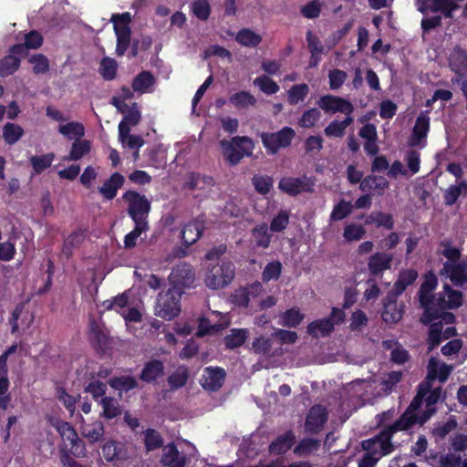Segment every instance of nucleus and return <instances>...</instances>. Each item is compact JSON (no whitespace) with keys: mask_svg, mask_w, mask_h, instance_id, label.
Instances as JSON below:
<instances>
[{"mask_svg":"<svg viewBox=\"0 0 467 467\" xmlns=\"http://www.w3.org/2000/svg\"><path fill=\"white\" fill-rule=\"evenodd\" d=\"M430 384L420 385L417 396L411 401L400 420L392 425V429L403 431L414 423H424L435 412L434 405L441 397V389L429 391Z\"/></svg>","mask_w":467,"mask_h":467,"instance_id":"obj_1","label":"nucleus"},{"mask_svg":"<svg viewBox=\"0 0 467 467\" xmlns=\"http://www.w3.org/2000/svg\"><path fill=\"white\" fill-rule=\"evenodd\" d=\"M398 430L392 429V426L386 431H383L372 440H367L362 442V447L368 452L359 461L358 467H374L382 455L391 452L392 444L390 442L391 433Z\"/></svg>","mask_w":467,"mask_h":467,"instance_id":"obj_2","label":"nucleus"},{"mask_svg":"<svg viewBox=\"0 0 467 467\" xmlns=\"http://www.w3.org/2000/svg\"><path fill=\"white\" fill-rule=\"evenodd\" d=\"M235 275V267L232 262L221 261L216 265L209 264L205 267L203 282L213 290L222 289L230 285Z\"/></svg>","mask_w":467,"mask_h":467,"instance_id":"obj_3","label":"nucleus"},{"mask_svg":"<svg viewBox=\"0 0 467 467\" xmlns=\"http://www.w3.org/2000/svg\"><path fill=\"white\" fill-rule=\"evenodd\" d=\"M221 147L223 157L232 165L237 164L244 156L251 155L254 149L253 140L248 137L222 140Z\"/></svg>","mask_w":467,"mask_h":467,"instance_id":"obj_4","label":"nucleus"},{"mask_svg":"<svg viewBox=\"0 0 467 467\" xmlns=\"http://www.w3.org/2000/svg\"><path fill=\"white\" fill-rule=\"evenodd\" d=\"M52 424L61 436L64 449L67 450L75 457H86L87 450L85 443L78 438V433L68 422L56 420Z\"/></svg>","mask_w":467,"mask_h":467,"instance_id":"obj_5","label":"nucleus"},{"mask_svg":"<svg viewBox=\"0 0 467 467\" xmlns=\"http://www.w3.org/2000/svg\"><path fill=\"white\" fill-rule=\"evenodd\" d=\"M181 295L180 290L173 288H170L165 293H161L154 308L155 315L167 320L177 317L181 312Z\"/></svg>","mask_w":467,"mask_h":467,"instance_id":"obj_6","label":"nucleus"},{"mask_svg":"<svg viewBox=\"0 0 467 467\" xmlns=\"http://www.w3.org/2000/svg\"><path fill=\"white\" fill-rule=\"evenodd\" d=\"M130 15L123 13L121 15H113L111 22L114 25V31L117 37L116 52L119 56H122L130 46Z\"/></svg>","mask_w":467,"mask_h":467,"instance_id":"obj_7","label":"nucleus"},{"mask_svg":"<svg viewBox=\"0 0 467 467\" xmlns=\"http://www.w3.org/2000/svg\"><path fill=\"white\" fill-rule=\"evenodd\" d=\"M438 285V279L433 272H429L424 275V281L422 282L420 289V302L422 307L425 309V313L421 317V321L428 323L431 321V311L434 306V300L432 298V292Z\"/></svg>","mask_w":467,"mask_h":467,"instance_id":"obj_8","label":"nucleus"},{"mask_svg":"<svg viewBox=\"0 0 467 467\" xmlns=\"http://www.w3.org/2000/svg\"><path fill=\"white\" fill-rule=\"evenodd\" d=\"M296 133L292 128L285 127L277 132L263 133L262 142L269 154H275L280 149L290 145Z\"/></svg>","mask_w":467,"mask_h":467,"instance_id":"obj_9","label":"nucleus"},{"mask_svg":"<svg viewBox=\"0 0 467 467\" xmlns=\"http://www.w3.org/2000/svg\"><path fill=\"white\" fill-rule=\"evenodd\" d=\"M124 199L129 203V213L133 221L147 222L146 217L150 208L149 201L135 192H126Z\"/></svg>","mask_w":467,"mask_h":467,"instance_id":"obj_10","label":"nucleus"},{"mask_svg":"<svg viewBox=\"0 0 467 467\" xmlns=\"http://www.w3.org/2000/svg\"><path fill=\"white\" fill-rule=\"evenodd\" d=\"M230 323L229 317L222 313L213 312L208 317L201 318L197 336L213 335L226 327Z\"/></svg>","mask_w":467,"mask_h":467,"instance_id":"obj_11","label":"nucleus"},{"mask_svg":"<svg viewBox=\"0 0 467 467\" xmlns=\"http://www.w3.org/2000/svg\"><path fill=\"white\" fill-rule=\"evenodd\" d=\"M263 292V286L260 283H254L248 287L240 288L234 292L232 300L233 303L239 306L254 307L258 296Z\"/></svg>","mask_w":467,"mask_h":467,"instance_id":"obj_12","label":"nucleus"},{"mask_svg":"<svg viewBox=\"0 0 467 467\" xmlns=\"http://www.w3.org/2000/svg\"><path fill=\"white\" fill-rule=\"evenodd\" d=\"M169 278L172 285L171 288L182 292V287L188 286L193 282L194 273L191 265L183 263L172 270Z\"/></svg>","mask_w":467,"mask_h":467,"instance_id":"obj_13","label":"nucleus"},{"mask_svg":"<svg viewBox=\"0 0 467 467\" xmlns=\"http://www.w3.org/2000/svg\"><path fill=\"white\" fill-rule=\"evenodd\" d=\"M317 104L326 112H341L349 116L353 111V107L349 101L332 95L323 96Z\"/></svg>","mask_w":467,"mask_h":467,"instance_id":"obj_14","label":"nucleus"},{"mask_svg":"<svg viewBox=\"0 0 467 467\" xmlns=\"http://www.w3.org/2000/svg\"><path fill=\"white\" fill-rule=\"evenodd\" d=\"M430 130V117L429 112H420L417 118L416 123L413 127L412 135L410 140L411 146L425 145V139Z\"/></svg>","mask_w":467,"mask_h":467,"instance_id":"obj_15","label":"nucleus"},{"mask_svg":"<svg viewBox=\"0 0 467 467\" xmlns=\"http://www.w3.org/2000/svg\"><path fill=\"white\" fill-rule=\"evenodd\" d=\"M112 104L123 114L124 118L119 123H125L126 127L137 125L140 120V113L136 103L130 105L122 101L119 98H113Z\"/></svg>","mask_w":467,"mask_h":467,"instance_id":"obj_16","label":"nucleus"},{"mask_svg":"<svg viewBox=\"0 0 467 467\" xmlns=\"http://www.w3.org/2000/svg\"><path fill=\"white\" fill-rule=\"evenodd\" d=\"M327 420V412L320 405L313 406L306 414L305 429L308 432H317L321 431Z\"/></svg>","mask_w":467,"mask_h":467,"instance_id":"obj_17","label":"nucleus"},{"mask_svg":"<svg viewBox=\"0 0 467 467\" xmlns=\"http://www.w3.org/2000/svg\"><path fill=\"white\" fill-rule=\"evenodd\" d=\"M313 187V182L308 178H283L279 182V188L283 192L296 195L302 192H310Z\"/></svg>","mask_w":467,"mask_h":467,"instance_id":"obj_18","label":"nucleus"},{"mask_svg":"<svg viewBox=\"0 0 467 467\" xmlns=\"http://www.w3.org/2000/svg\"><path fill=\"white\" fill-rule=\"evenodd\" d=\"M462 293L452 289L450 285H444L442 291L439 294L437 306L442 309L458 308L462 305Z\"/></svg>","mask_w":467,"mask_h":467,"instance_id":"obj_19","label":"nucleus"},{"mask_svg":"<svg viewBox=\"0 0 467 467\" xmlns=\"http://www.w3.org/2000/svg\"><path fill=\"white\" fill-rule=\"evenodd\" d=\"M17 56L25 57V48L22 45H16L11 48V54L0 60V75L9 76L17 70L20 59Z\"/></svg>","mask_w":467,"mask_h":467,"instance_id":"obj_20","label":"nucleus"},{"mask_svg":"<svg viewBox=\"0 0 467 467\" xmlns=\"http://www.w3.org/2000/svg\"><path fill=\"white\" fill-rule=\"evenodd\" d=\"M101 450L107 462H123L129 459L126 445L116 441H108L102 445Z\"/></svg>","mask_w":467,"mask_h":467,"instance_id":"obj_21","label":"nucleus"},{"mask_svg":"<svg viewBox=\"0 0 467 467\" xmlns=\"http://www.w3.org/2000/svg\"><path fill=\"white\" fill-rule=\"evenodd\" d=\"M456 334V329L453 327H443L441 322L433 323L431 326L429 334V349L431 350L437 347L442 340L447 339Z\"/></svg>","mask_w":467,"mask_h":467,"instance_id":"obj_22","label":"nucleus"},{"mask_svg":"<svg viewBox=\"0 0 467 467\" xmlns=\"http://www.w3.org/2000/svg\"><path fill=\"white\" fill-rule=\"evenodd\" d=\"M441 275L449 278L455 285L463 286L467 283L465 268L459 263L446 262Z\"/></svg>","mask_w":467,"mask_h":467,"instance_id":"obj_23","label":"nucleus"},{"mask_svg":"<svg viewBox=\"0 0 467 467\" xmlns=\"http://www.w3.org/2000/svg\"><path fill=\"white\" fill-rule=\"evenodd\" d=\"M224 371L219 368H206L202 379V385L209 390H217L220 389L224 380Z\"/></svg>","mask_w":467,"mask_h":467,"instance_id":"obj_24","label":"nucleus"},{"mask_svg":"<svg viewBox=\"0 0 467 467\" xmlns=\"http://www.w3.org/2000/svg\"><path fill=\"white\" fill-rule=\"evenodd\" d=\"M275 340L266 338L265 337H256L252 343V349L257 354H262L268 357L281 356L284 353V349L281 347L273 348V343Z\"/></svg>","mask_w":467,"mask_h":467,"instance_id":"obj_25","label":"nucleus"},{"mask_svg":"<svg viewBox=\"0 0 467 467\" xmlns=\"http://www.w3.org/2000/svg\"><path fill=\"white\" fill-rule=\"evenodd\" d=\"M392 259L393 257L389 254L376 253L368 259V267L369 272L374 275L382 274L390 268Z\"/></svg>","mask_w":467,"mask_h":467,"instance_id":"obj_26","label":"nucleus"},{"mask_svg":"<svg viewBox=\"0 0 467 467\" xmlns=\"http://www.w3.org/2000/svg\"><path fill=\"white\" fill-rule=\"evenodd\" d=\"M130 127H126L125 123L119 124V140L124 148L130 150H140L144 144V140L140 136L130 133Z\"/></svg>","mask_w":467,"mask_h":467,"instance_id":"obj_27","label":"nucleus"},{"mask_svg":"<svg viewBox=\"0 0 467 467\" xmlns=\"http://www.w3.org/2000/svg\"><path fill=\"white\" fill-rule=\"evenodd\" d=\"M161 463L164 467H184L185 458L173 444H168L162 450Z\"/></svg>","mask_w":467,"mask_h":467,"instance_id":"obj_28","label":"nucleus"},{"mask_svg":"<svg viewBox=\"0 0 467 467\" xmlns=\"http://www.w3.org/2000/svg\"><path fill=\"white\" fill-rule=\"evenodd\" d=\"M58 132L70 140H79L84 136V126L77 121H62L58 124Z\"/></svg>","mask_w":467,"mask_h":467,"instance_id":"obj_29","label":"nucleus"},{"mask_svg":"<svg viewBox=\"0 0 467 467\" xmlns=\"http://www.w3.org/2000/svg\"><path fill=\"white\" fill-rule=\"evenodd\" d=\"M451 372V366H448L444 363H440L435 358H431L428 364L427 380L429 381L434 379H438L440 381L444 382Z\"/></svg>","mask_w":467,"mask_h":467,"instance_id":"obj_30","label":"nucleus"},{"mask_svg":"<svg viewBox=\"0 0 467 467\" xmlns=\"http://www.w3.org/2000/svg\"><path fill=\"white\" fill-rule=\"evenodd\" d=\"M203 231V223L201 221H193L186 225L182 230V238L186 245H191L197 242L201 237Z\"/></svg>","mask_w":467,"mask_h":467,"instance_id":"obj_31","label":"nucleus"},{"mask_svg":"<svg viewBox=\"0 0 467 467\" xmlns=\"http://www.w3.org/2000/svg\"><path fill=\"white\" fill-rule=\"evenodd\" d=\"M403 315V307L401 305H398L395 300H388L384 304V309L382 311V319L387 324H395L399 322Z\"/></svg>","mask_w":467,"mask_h":467,"instance_id":"obj_32","label":"nucleus"},{"mask_svg":"<svg viewBox=\"0 0 467 467\" xmlns=\"http://www.w3.org/2000/svg\"><path fill=\"white\" fill-rule=\"evenodd\" d=\"M132 304L130 292L128 291L112 299L104 301L102 306L106 310H115L117 313L120 314V312H124Z\"/></svg>","mask_w":467,"mask_h":467,"instance_id":"obj_33","label":"nucleus"},{"mask_svg":"<svg viewBox=\"0 0 467 467\" xmlns=\"http://www.w3.org/2000/svg\"><path fill=\"white\" fill-rule=\"evenodd\" d=\"M333 329L334 323L330 318L315 320L307 326V333L315 337H327Z\"/></svg>","mask_w":467,"mask_h":467,"instance_id":"obj_34","label":"nucleus"},{"mask_svg":"<svg viewBox=\"0 0 467 467\" xmlns=\"http://www.w3.org/2000/svg\"><path fill=\"white\" fill-rule=\"evenodd\" d=\"M449 66L457 75L463 74L467 69V54L461 48H455L449 57Z\"/></svg>","mask_w":467,"mask_h":467,"instance_id":"obj_35","label":"nucleus"},{"mask_svg":"<svg viewBox=\"0 0 467 467\" xmlns=\"http://www.w3.org/2000/svg\"><path fill=\"white\" fill-rule=\"evenodd\" d=\"M155 84L154 77L148 71L139 74L132 82V88L140 94L150 93L153 90Z\"/></svg>","mask_w":467,"mask_h":467,"instance_id":"obj_36","label":"nucleus"},{"mask_svg":"<svg viewBox=\"0 0 467 467\" xmlns=\"http://www.w3.org/2000/svg\"><path fill=\"white\" fill-rule=\"evenodd\" d=\"M124 182L121 174L115 172L100 187L99 192L106 199H113L116 196L118 189H119Z\"/></svg>","mask_w":467,"mask_h":467,"instance_id":"obj_37","label":"nucleus"},{"mask_svg":"<svg viewBox=\"0 0 467 467\" xmlns=\"http://www.w3.org/2000/svg\"><path fill=\"white\" fill-rule=\"evenodd\" d=\"M418 278V272L414 269H404L400 272L398 279L394 285V291L396 296L402 294V292L410 285H412Z\"/></svg>","mask_w":467,"mask_h":467,"instance_id":"obj_38","label":"nucleus"},{"mask_svg":"<svg viewBox=\"0 0 467 467\" xmlns=\"http://www.w3.org/2000/svg\"><path fill=\"white\" fill-rule=\"evenodd\" d=\"M235 40L243 47H255L261 43L262 36L252 29L244 28L236 34Z\"/></svg>","mask_w":467,"mask_h":467,"instance_id":"obj_39","label":"nucleus"},{"mask_svg":"<svg viewBox=\"0 0 467 467\" xmlns=\"http://www.w3.org/2000/svg\"><path fill=\"white\" fill-rule=\"evenodd\" d=\"M305 315L297 307H293L282 313L279 317V325L288 327H296L304 319Z\"/></svg>","mask_w":467,"mask_h":467,"instance_id":"obj_40","label":"nucleus"},{"mask_svg":"<svg viewBox=\"0 0 467 467\" xmlns=\"http://www.w3.org/2000/svg\"><path fill=\"white\" fill-rule=\"evenodd\" d=\"M458 8V5L453 0H432L428 2V10L431 12H441L446 17H451L452 12Z\"/></svg>","mask_w":467,"mask_h":467,"instance_id":"obj_41","label":"nucleus"},{"mask_svg":"<svg viewBox=\"0 0 467 467\" xmlns=\"http://www.w3.org/2000/svg\"><path fill=\"white\" fill-rule=\"evenodd\" d=\"M367 230L364 225L357 223H347L344 227L343 237L346 242H358L366 235Z\"/></svg>","mask_w":467,"mask_h":467,"instance_id":"obj_42","label":"nucleus"},{"mask_svg":"<svg viewBox=\"0 0 467 467\" xmlns=\"http://www.w3.org/2000/svg\"><path fill=\"white\" fill-rule=\"evenodd\" d=\"M104 425L100 421H95L92 424L82 427L81 434L89 442H97L104 436Z\"/></svg>","mask_w":467,"mask_h":467,"instance_id":"obj_43","label":"nucleus"},{"mask_svg":"<svg viewBox=\"0 0 467 467\" xmlns=\"http://www.w3.org/2000/svg\"><path fill=\"white\" fill-rule=\"evenodd\" d=\"M102 407L101 417L111 420L121 413L119 403L110 397H103L99 401Z\"/></svg>","mask_w":467,"mask_h":467,"instance_id":"obj_44","label":"nucleus"},{"mask_svg":"<svg viewBox=\"0 0 467 467\" xmlns=\"http://www.w3.org/2000/svg\"><path fill=\"white\" fill-rule=\"evenodd\" d=\"M294 441L295 435L291 431H287L272 442L270 451L275 454L284 453L291 448Z\"/></svg>","mask_w":467,"mask_h":467,"instance_id":"obj_45","label":"nucleus"},{"mask_svg":"<svg viewBox=\"0 0 467 467\" xmlns=\"http://www.w3.org/2000/svg\"><path fill=\"white\" fill-rule=\"evenodd\" d=\"M366 223H374L378 227H384L389 230L392 229L394 226L392 216L389 213H384L381 212L371 213L367 217Z\"/></svg>","mask_w":467,"mask_h":467,"instance_id":"obj_46","label":"nucleus"},{"mask_svg":"<svg viewBox=\"0 0 467 467\" xmlns=\"http://www.w3.org/2000/svg\"><path fill=\"white\" fill-rule=\"evenodd\" d=\"M24 130L17 124L6 123L3 128V138L7 144H15L23 136Z\"/></svg>","mask_w":467,"mask_h":467,"instance_id":"obj_47","label":"nucleus"},{"mask_svg":"<svg viewBox=\"0 0 467 467\" xmlns=\"http://www.w3.org/2000/svg\"><path fill=\"white\" fill-rule=\"evenodd\" d=\"M163 373V365L160 361H151L145 365L140 378L142 380L150 382Z\"/></svg>","mask_w":467,"mask_h":467,"instance_id":"obj_48","label":"nucleus"},{"mask_svg":"<svg viewBox=\"0 0 467 467\" xmlns=\"http://www.w3.org/2000/svg\"><path fill=\"white\" fill-rule=\"evenodd\" d=\"M383 346L387 349H391L390 356L394 362L402 364L408 359V352L397 341L385 340Z\"/></svg>","mask_w":467,"mask_h":467,"instance_id":"obj_49","label":"nucleus"},{"mask_svg":"<svg viewBox=\"0 0 467 467\" xmlns=\"http://www.w3.org/2000/svg\"><path fill=\"white\" fill-rule=\"evenodd\" d=\"M229 101L237 109H245L255 104L254 97L246 91H240L230 96Z\"/></svg>","mask_w":467,"mask_h":467,"instance_id":"obj_50","label":"nucleus"},{"mask_svg":"<svg viewBox=\"0 0 467 467\" xmlns=\"http://www.w3.org/2000/svg\"><path fill=\"white\" fill-rule=\"evenodd\" d=\"M353 121V119L350 116H348L342 121H332L326 129L325 134L328 137H342L344 135L345 130L348 125H350Z\"/></svg>","mask_w":467,"mask_h":467,"instance_id":"obj_51","label":"nucleus"},{"mask_svg":"<svg viewBox=\"0 0 467 467\" xmlns=\"http://www.w3.org/2000/svg\"><path fill=\"white\" fill-rule=\"evenodd\" d=\"M353 211V204L350 202L340 201L337 203L330 214V220L340 221L348 217Z\"/></svg>","mask_w":467,"mask_h":467,"instance_id":"obj_52","label":"nucleus"},{"mask_svg":"<svg viewBox=\"0 0 467 467\" xmlns=\"http://www.w3.org/2000/svg\"><path fill=\"white\" fill-rule=\"evenodd\" d=\"M309 88L306 84L293 86L287 92L288 102L296 105L304 100L308 94Z\"/></svg>","mask_w":467,"mask_h":467,"instance_id":"obj_53","label":"nucleus"},{"mask_svg":"<svg viewBox=\"0 0 467 467\" xmlns=\"http://www.w3.org/2000/svg\"><path fill=\"white\" fill-rule=\"evenodd\" d=\"M109 385L119 393H122L134 389L136 387V380L132 377L124 376L110 379Z\"/></svg>","mask_w":467,"mask_h":467,"instance_id":"obj_54","label":"nucleus"},{"mask_svg":"<svg viewBox=\"0 0 467 467\" xmlns=\"http://www.w3.org/2000/svg\"><path fill=\"white\" fill-rule=\"evenodd\" d=\"M121 317L126 322L128 329H131V323H139L142 317V307L139 306H133V304L128 307L124 312H120Z\"/></svg>","mask_w":467,"mask_h":467,"instance_id":"obj_55","label":"nucleus"},{"mask_svg":"<svg viewBox=\"0 0 467 467\" xmlns=\"http://www.w3.org/2000/svg\"><path fill=\"white\" fill-rule=\"evenodd\" d=\"M148 230L147 222H135V228L133 231L129 233L124 239L125 247L131 248L136 245L137 239L139 236Z\"/></svg>","mask_w":467,"mask_h":467,"instance_id":"obj_56","label":"nucleus"},{"mask_svg":"<svg viewBox=\"0 0 467 467\" xmlns=\"http://www.w3.org/2000/svg\"><path fill=\"white\" fill-rule=\"evenodd\" d=\"M388 187V182L382 177H368L360 182L363 192L384 190Z\"/></svg>","mask_w":467,"mask_h":467,"instance_id":"obj_57","label":"nucleus"},{"mask_svg":"<svg viewBox=\"0 0 467 467\" xmlns=\"http://www.w3.org/2000/svg\"><path fill=\"white\" fill-rule=\"evenodd\" d=\"M319 448V441L314 439L303 440L296 448L295 453L298 456L305 457L315 451Z\"/></svg>","mask_w":467,"mask_h":467,"instance_id":"obj_58","label":"nucleus"},{"mask_svg":"<svg viewBox=\"0 0 467 467\" xmlns=\"http://www.w3.org/2000/svg\"><path fill=\"white\" fill-rule=\"evenodd\" d=\"M71 147L69 156L67 160L77 161L82 158L90 150V144L88 140H76Z\"/></svg>","mask_w":467,"mask_h":467,"instance_id":"obj_59","label":"nucleus"},{"mask_svg":"<svg viewBox=\"0 0 467 467\" xmlns=\"http://www.w3.org/2000/svg\"><path fill=\"white\" fill-rule=\"evenodd\" d=\"M254 84L259 88V89L267 94L272 95L279 90L278 85L266 76H261L254 80Z\"/></svg>","mask_w":467,"mask_h":467,"instance_id":"obj_60","label":"nucleus"},{"mask_svg":"<svg viewBox=\"0 0 467 467\" xmlns=\"http://www.w3.org/2000/svg\"><path fill=\"white\" fill-rule=\"evenodd\" d=\"M117 62L109 57H105L100 62L99 73L103 78L111 80L115 78L117 72Z\"/></svg>","mask_w":467,"mask_h":467,"instance_id":"obj_61","label":"nucleus"},{"mask_svg":"<svg viewBox=\"0 0 467 467\" xmlns=\"http://www.w3.org/2000/svg\"><path fill=\"white\" fill-rule=\"evenodd\" d=\"M247 330L233 329L231 333L225 337V344L228 348L240 347L247 337Z\"/></svg>","mask_w":467,"mask_h":467,"instance_id":"obj_62","label":"nucleus"},{"mask_svg":"<svg viewBox=\"0 0 467 467\" xmlns=\"http://www.w3.org/2000/svg\"><path fill=\"white\" fill-rule=\"evenodd\" d=\"M431 462L435 467H458L461 463L462 458L459 455L448 453L446 455H441L440 457H433Z\"/></svg>","mask_w":467,"mask_h":467,"instance_id":"obj_63","label":"nucleus"},{"mask_svg":"<svg viewBox=\"0 0 467 467\" xmlns=\"http://www.w3.org/2000/svg\"><path fill=\"white\" fill-rule=\"evenodd\" d=\"M54 160V155L52 153L40 155V156H32L30 158V162L33 166L34 171L36 173H40L47 168H48Z\"/></svg>","mask_w":467,"mask_h":467,"instance_id":"obj_64","label":"nucleus"}]
</instances>
